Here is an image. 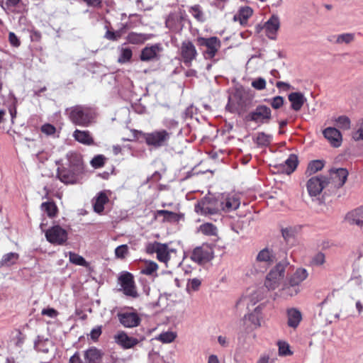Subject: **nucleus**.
Masks as SVG:
<instances>
[{"label": "nucleus", "mask_w": 363, "mask_h": 363, "mask_svg": "<svg viewBox=\"0 0 363 363\" xmlns=\"http://www.w3.org/2000/svg\"><path fill=\"white\" fill-rule=\"evenodd\" d=\"M162 51V47L160 44H155L144 48L140 54V60L147 62L157 60L160 59V52Z\"/></svg>", "instance_id": "17"}, {"label": "nucleus", "mask_w": 363, "mask_h": 363, "mask_svg": "<svg viewBox=\"0 0 363 363\" xmlns=\"http://www.w3.org/2000/svg\"><path fill=\"white\" fill-rule=\"evenodd\" d=\"M352 137L355 141L363 140V120L358 122L355 130L352 133Z\"/></svg>", "instance_id": "47"}, {"label": "nucleus", "mask_w": 363, "mask_h": 363, "mask_svg": "<svg viewBox=\"0 0 363 363\" xmlns=\"http://www.w3.org/2000/svg\"><path fill=\"white\" fill-rule=\"evenodd\" d=\"M281 281L277 279H273L272 277H270V275L267 274L264 281V286L269 291H274L279 286Z\"/></svg>", "instance_id": "43"}, {"label": "nucleus", "mask_w": 363, "mask_h": 363, "mask_svg": "<svg viewBox=\"0 0 363 363\" xmlns=\"http://www.w3.org/2000/svg\"><path fill=\"white\" fill-rule=\"evenodd\" d=\"M354 40V35L352 33H344L337 36L336 43L338 44H348Z\"/></svg>", "instance_id": "50"}, {"label": "nucleus", "mask_w": 363, "mask_h": 363, "mask_svg": "<svg viewBox=\"0 0 363 363\" xmlns=\"http://www.w3.org/2000/svg\"><path fill=\"white\" fill-rule=\"evenodd\" d=\"M277 88L282 89L283 91H288L291 88V86L284 82H277L276 84Z\"/></svg>", "instance_id": "61"}, {"label": "nucleus", "mask_w": 363, "mask_h": 363, "mask_svg": "<svg viewBox=\"0 0 363 363\" xmlns=\"http://www.w3.org/2000/svg\"><path fill=\"white\" fill-rule=\"evenodd\" d=\"M119 280L124 294L126 296L137 297L138 293L134 284L133 277L131 274L126 272L123 274Z\"/></svg>", "instance_id": "16"}, {"label": "nucleus", "mask_w": 363, "mask_h": 363, "mask_svg": "<svg viewBox=\"0 0 363 363\" xmlns=\"http://www.w3.org/2000/svg\"><path fill=\"white\" fill-rule=\"evenodd\" d=\"M323 135L329 140L333 147H340L342 143V135L335 128H327L323 131Z\"/></svg>", "instance_id": "22"}, {"label": "nucleus", "mask_w": 363, "mask_h": 363, "mask_svg": "<svg viewBox=\"0 0 363 363\" xmlns=\"http://www.w3.org/2000/svg\"><path fill=\"white\" fill-rule=\"evenodd\" d=\"M261 310L262 308L260 307V306H257L254 310V313L249 314L247 317L249 320L251 321L252 324L255 328L260 326L259 313Z\"/></svg>", "instance_id": "38"}, {"label": "nucleus", "mask_w": 363, "mask_h": 363, "mask_svg": "<svg viewBox=\"0 0 363 363\" xmlns=\"http://www.w3.org/2000/svg\"><path fill=\"white\" fill-rule=\"evenodd\" d=\"M272 138L271 135L264 133H259L257 135L256 141L259 145L266 146L271 143Z\"/></svg>", "instance_id": "48"}, {"label": "nucleus", "mask_w": 363, "mask_h": 363, "mask_svg": "<svg viewBox=\"0 0 363 363\" xmlns=\"http://www.w3.org/2000/svg\"><path fill=\"white\" fill-rule=\"evenodd\" d=\"M197 43L199 45L205 46L206 48L204 55L207 58L210 59H212L215 57L221 46V42L217 37H199L197 38Z\"/></svg>", "instance_id": "9"}, {"label": "nucleus", "mask_w": 363, "mask_h": 363, "mask_svg": "<svg viewBox=\"0 0 363 363\" xmlns=\"http://www.w3.org/2000/svg\"><path fill=\"white\" fill-rule=\"evenodd\" d=\"M113 340L115 342L123 349L128 350L133 348L141 340H143V338L140 340L138 338L129 336L124 331H118L116 335H114Z\"/></svg>", "instance_id": "14"}, {"label": "nucleus", "mask_w": 363, "mask_h": 363, "mask_svg": "<svg viewBox=\"0 0 363 363\" xmlns=\"http://www.w3.org/2000/svg\"><path fill=\"white\" fill-rule=\"evenodd\" d=\"M101 334V327L98 326L91 330L90 333L91 338L94 340H96Z\"/></svg>", "instance_id": "58"}, {"label": "nucleus", "mask_w": 363, "mask_h": 363, "mask_svg": "<svg viewBox=\"0 0 363 363\" xmlns=\"http://www.w3.org/2000/svg\"><path fill=\"white\" fill-rule=\"evenodd\" d=\"M71 169H58L57 177L65 184H74L77 182L76 172L82 169L81 157L73 152L67 154Z\"/></svg>", "instance_id": "1"}, {"label": "nucleus", "mask_w": 363, "mask_h": 363, "mask_svg": "<svg viewBox=\"0 0 363 363\" xmlns=\"http://www.w3.org/2000/svg\"><path fill=\"white\" fill-rule=\"evenodd\" d=\"M277 260V257L273 251L269 248H264L260 250L257 257L256 262L260 265L268 267Z\"/></svg>", "instance_id": "20"}, {"label": "nucleus", "mask_w": 363, "mask_h": 363, "mask_svg": "<svg viewBox=\"0 0 363 363\" xmlns=\"http://www.w3.org/2000/svg\"><path fill=\"white\" fill-rule=\"evenodd\" d=\"M9 39L10 43L14 47H18L20 45V40L14 33L10 32L9 34Z\"/></svg>", "instance_id": "57"}, {"label": "nucleus", "mask_w": 363, "mask_h": 363, "mask_svg": "<svg viewBox=\"0 0 363 363\" xmlns=\"http://www.w3.org/2000/svg\"><path fill=\"white\" fill-rule=\"evenodd\" d=\"M308 272L305 268H298L289 279L290 287L286 288L290 296L296 295L299 292L297 286L307 279Z\"/></svg>", "instance_id": "10"}, {"label": "nucleus", "mask_w": 363, "mask_h": 363, "mask_svg": "<svg viewBox=\"0 0 363 363\" xmlns=\"http://www.w3.org/2000/svg\"><path fill=\"white\" fill-rule=\"evenodd\" d=\"M220 209L225 212H231L238 209L240 205V197L235 194L227 195L219 200Z\"/></svg>", "instance_id": "18"}, {"label": "nucleus", "mask_w": 363, "mask_h": 363, "mask_svg": "<svg viewBox=\"0 0 363 363\" xmlns=\"http://www.w3.org/2000/svg\"><path fill=\"white\" fill-rule=\"evenodd\" d=\"M199 231L206 235H216L217 233V228L213 224L206 223L200 225Z\"/></svg>", "instance_id": "40"}, {"label": "nucleus", "mask_w": 363, "mask_h": 363, "mask_svg": "<svg viewBox=\"0 0 363 363\" xmlns=\"http://www.w3.org/2000/svg\"><path fill=\"white\" fill-rule=\"evenodd\" d=\"M280 27V22L278 16H272L270 18L265 22L263 28L265 30L266 35L270 39H275L277 33Z\"/></svg>", "instance_id": "21"}, {"label": "nucleus", "mask_w": 363, "mask_h": 363, "mask_svg": "<svg viewBox=\"0 0 363 363\" xmlns=\"http://www.w3.org/2000/svg\"><path fill=\"white\" fill-rule=\"evenodd\" d=\"M189 12L192 16L199 22H203L206 20V16L204 12L202 11L201 6L198 4L192 6L189 8Z\"/></svg>", "instance_id": "36"}, {"label": "nucleus", "mask_w": 363, "mask_h": 363, "mask_svg": "<svg viewBox=\"0 0 363 363\" xmlns=\"http://www.w3.org/2000/svg\"><path fill=\"white\" fill-rule=\"evenodd\" d=\"M287 324L290 328H296L302 320L301 311L292 308L287 310Z\"/></svg>", "instance_id": "24"}, {"label": "nucleus", "mask_w": 363, "mask_h": 363, "mask_svg": "<svg viewBox=\"0 0 363 363\" xmlns=\"http://www.w3.org/2000/svg\"><path fill=\"white\" fill-rule=\"evenodd\" d=\"M104 157L103 155H96L91 161V164L94 168H99L104 165Z\"/></svg>", "instance_id": "54"}, {"label": "nucleus", "mask_w": 363, "mask_h": 363, "mask_svg": "<svg viewBox=\"0 0 363 363\" xmlns=\"http://www.w3.org/2000/svg\"><path fill=\"white\" fill-rule=\"evenodd\" d=\"M41 313L43 315H47L52 318H56L58 315V312L55 309L52 308L43 309Z\"/></svg>", "instance_id": "55"}, {"label": "nucleus", "mask_w": 363, "mask_h": 363, "mask_svg": "<svg viewBox=\"0 0 363 363\" xmlns=\"http://www.w3.org/2000/svg\"><path fill=\"white\" fill-rule=\"evenodd\" d=\"M196 213L201 215H213L220 211L219 200L203 199L195 206Z\"/></svg>", "instance_id": "8"}, {"label": "nucleus", "mask_w": 363, "mask_h": 363, "mask_svg": "<svg viewBox=\"0 0 363 363\" xmlns=\"http://www.w3.org/2000/svg\"><path fill=\"white\" fill-rule=\"evenodd\" d=\"M298 233V228L296 226H288L281 229L282 236L285 240L289 241Z\"/></svg>", "instance_id": "41"}, {"label": "nucleus", "mask_w": 363, "mask_h": 363, "mask_svg": "<svg viewBox=\"0 0 363 363\" xmlns=\"http://www.w3.org/2000/svg\"><path fill=\"white\" fill-rule=\"evenodd\" d=\"M218 342L222 347H227L229 345V340L225 336H218Z\"/></svg>", "instance_id": "62"}, {"label": "nucleus", "mask_w": 363, "mask_h": 363, "mask_svg": "<svg viewBox=\"0 0 363 363\" xmlns=\"http://www.w3.org/2000/svg\"><path fill=\"white\" fill-rule=\"evenodd\" d=\"M72 136L75 140L83 145H91L94 144V139L89 130L77 129L74 131Z\"/></svg>", "instance_id": "25"}, {"label": "nucleus", "mask_w": 363, "mask_h": 363, "mask_svg": "<svg viewBox=\"0 0 363 363\" xmlns=\"http://www.w3.org/2000/svg\"><path fill=\"white\" fill-rule=\"evenodd\" d=\"M120 323L125 328H131L137 327L141 322L139 315L135 311H126L118 313Z\"/></svg>", "instance_id": "15"}, {"label": "nucleus", "mask_w": 363, "mask_h": 363, "mask_svg": "<svg viewBox=\"0 0 363 363\" xmlns=\"http://www.w3.org/2000/svg\"><path fill=\"white\" fill-rule=\"evenodd\" d=\"M324 167V162L323 160H313L311 161L306 170V174L311 176L317 172L321 170Z\"/></svg>", "instance_id": "34"}, {"label": "nucleus", "mask_w": 363, "mask_h": 363, "mask_svg": "<svg viewBox=\"0 0 363 363\" xmlns=\"http://www.w3.org/2000/svg\"><path fill=\"white\" fill-rule=\"evenodd\" d=\"M264 296V289L261 287H252L246 291L245 294L242 296L236 303V307L246 306L247 309L250 311V307L255 305Z\"/></svg>", "instance_id": "6"}, {"label": "nucleus", "mask_w": 363, "mask_h": 363, "mask_svg": "<svg viewBox=\"0 0 363 363\" xmlns=\"http://www.w3.org/2000/svg\"><path fill=\"white\" fill-rule=\"evenodd\" d=\"M55 128L51 124H45L41 127V130L46 135H52L55 132Z\"/></svg>", "instance_id": "56"}, {"label": "nucleus", "mask_w": 363, "mask_h": 363, "mask_svg": "<svg viewBox=\"0 0 363 363\" xmlns=\"http://www.w3.org/2000/svg\"><path fill=\"white\" fill-rule=\"evenodd\" d=\"M128 252V248L126 245H121L117 247L115 250L116 257L118 258H124Z\"/></svg>", "instance_id": "53"}, {"label": "nucleus", "mask_w": 363, "mask_h": 363, "mask_svg": "<svg viewBox=\"0 0 363 363\" xmlns=\"http://www.w3.org/2000/svg\"><path fill=\"white\" fill-rule=\"evenodd\" d=\"M330 184L326 176H316L309 179L306 184L307 191L311 196H317Z\"/></svg>", "instance_id": "7"}, {"label": "nucleus", "mask_w": 363, "mask_h": 363, "mask_svg": "<svg viewBox=\"0 0 363 363\" xmlns=\"http://www.w3.org/2000/svg\"><path fill=\"white\" fill-rule=\"evenodd\" d=\"M279 347V354L280 356H289L293 354L290 350V346L286 341H279L277 342Z\"/></svg>", "instance_id": "45"}, {"label": "nucleus", "mask_w": 363, "mask_h": 363, "mask_svg": "<svg viewBox=\"0 0 363 363\" xmlns=\"http://www.w3.org/2000/svg\"><path fill=\"white\" fill-rule=\"evenodd\" d=\"M298 163V157L294 154H291L289 157L285 160L284 164L280 166L282 168V172L286 174H291L297 167Z\"/></svg>", "instance_id": "29"}, {"label": "nucleus", "mask_w": 363, "mask_h": 363, "mask_svg": "<svg viewBox=\"0 0 363 363\" xmlns=\"http://www.w3.org/2000/svg\"><path fill=\"white\" fill-rule=\"evenodd\" d=\"M180 60L185 66L189 67L198 56V52L194 43L189 40H184L179 48Z\"/></svg>", "instance_id": "5"}, {"label": "nucleus", "mask_w": 363, "mask_h": 363, "mask_svg": "<svg viewBox=\"0 0 363 363\" xmlns=\"http://www.w3.org/2000/svg\"><path fill=\"white\" fill-rule=\"evenodd\" d=\"M69 117L73 123L81 126H88L92 120L91 110L81 106L71 108Z\"/></svg>", "instance_id": "2"}, {"label": "nucleus", "mask_w": 363, "mask_h": 363, "mask_svg": "<svg viewBox=\"0 0 363 363\" xmlns=\"http://www.w3.org/2000/svg\"><path fill=\"white\" fill-rule=\"evenodd\" d=\"M146 250L150 254L156 253L157 258L160 262L167 263L171 255L176 253V250L170 248L167 244L154 242L149 243L146 247Z\"/></svg>", "instance_id": "4"}, {"label": "nucleus", "mask_w": 363, "mask_h": 363, "mask_svg": "<svg viewBox=\"0 0 363 363\" xmlns=\"http://www.w3.org/2000/svg\"><path fill=\"white\" fill-rule=\"evenodd\" d=\"M201 283V282L199 279L194 278L189 280V286L191 287L194 291H196L200 286Z\"/></svg>", "instance_id": "59"}, {"label": "nucleus", "mask_w": 363, "mask_h": 363, "mask_svg": "<svg viewBox=\"0 0 363 363\" xmlns=\"http://www.w3.org/2000/svg\"><path fill=\"white\" fill-rule=\"evenodd\" d=\"M158 269V265L153 261H145L141 268V273L145 275H154Z\"/></svg>", "instance_id": "35"}, {"label": "nucleus", "mask_w": 363, "mask_h": 363, "mask_svg": "<svg viewBox=\"0 0 363 363\" xmlns=\"http://www.w3.org/2000/svg\"><path fill=\"white\" fill-rule=\"evenodd\" d=\"M35 347L38 351L43 353H48L54 350V345L49 340H38L35 342Z\"/></svg>", "instance_id": "33"}, {"label": "nucleus", "mask_w": 363, "mask_h": 363, "mask_svg": "<svg viewBox=\"0 0 363 363\" xmlns=\"http://www.w3.org/2000/svg\"><path fill=\"white\" fill-rule=\"evenodd\" d=\"M253 11L249 6L241 8L238 13L234 16V21H239L241 25L247 23V19L252 15Z\"/></svg>", "instance_id": "31"}, {"label": "nucleus", "mask_w": 363, "mask_h": 363, "mask_svg": "<svg viewBox=\"0 0 363 363\" xmlns=\"http://www.w3.org/2000/svg\"><path fill=\"white\" fill-rule=\"evenodd\" d=\"M213 257V250L208 245H203L196 247L191 256V259L200 264L211 261Z\"/></svg>", "instance_id": "12"}, {"label": "nucleus", "mask_w": 363, "mask_h": 363, "mask_svg": "<svg viewBox=\"0 0 363 363\" xmlns=\"http://www.w3.org/2000/svg\"><path fill=\"white\" fill-rule=\"evenodd\" d=\"M265 101H268L274 109L280 108L284 105V98L279 96L273 97L271 99H265Z\"/></svg>", "instance_id": "49"}, {"label": "nucleus", "mask_w": 363, "mask_h": 363, "mask_svg": "<svg viewBox=\"0 0 363 363\" xmlns=\"http://www.w3.org/2000/svg\"><path fill=\"white\" fill-rule=\"evenodd\" d=\"M69 363H87L84 359L83 360L79 354L78 352L75 353L71 358L69 359Z\"/></svg>", "instance_id": "60"}, {"label": "nucleus", "mask_w": 363, "mask_h": 363, "mask_svg": "<svg viewBox=\"0 0 363 363\" xmlns=\"http://www.w3.org/2000/svg\"><path fill=\"white\" fill-rule=\"evenodd\" d=\"M45 238L51 244L62 245L67 240V233L60 225H55L45 231Z\"/></svg>", "instance_id": "11"}, {"label": "nucleus", "mask_w": 363, "mask_h": 363, "mask_svg": "<svg viewBox=\"0 0 363 363\" xmlns=\"http://www.w3.org/2000/svg\"><path fill=\"white\" fill-rule=\"evenodd\" d=\"M272 118L271 109L265 105H259L249 114L250 121L257 123H267Z\"/></svg>", "instance_id": "13"}, {"label": "nucleus", "mask_w": 363, "mask_h": 363, "mask_svg": "<svg viewBox=\"0 0 363 363\" xmlns=\"http://www.w3.org/2000/svg\"><path fill=\"white\" fill-rule=\"evenodd\" d=\"M69 259L70 262L72 264H74L76 265L82 266V267H87L88 263L84 259L83 257L81 255H79L78 254H76L74 252H69Z\"/></svg>", "instance_id": "39"}, {"label": "nucleus", "mask_w": 363, "mask_h": 363, "mask_svg": "<svg viewBox=\"0 0 363 363\" xmlns=\"http://www.w3.org/2000/svg\"><path fill=\"white\" fill-rule=\"evenodd\" d=\"M171 135V132L162 129L145 133L144 139L149 146L159 148L168 145Z\"/></svg>", "instance_id": "3"}, {"label": "nucleus", "mask_w": 363, "mask_h": 363, "mask_svg": "<svg viewBox=\"0 0 363 363\" xmlns=\"http://www.w3.org/2000/svg\"><path fill=\"white\" fill-rule=\"evenodd\" d=\"M289 100L291 104V108L298 111L306 102V99L301 92H293L289 95Z\"/></svg>", "instance_id": "27"}, {"label": "nucleus", "mask_w": 363, "mask_h": 363, "mask_svg": "<svg viewBox=\"0 0 363 363\" xmlns=\"http://www.w3.org/2000/svg\"><path fill=\"white\" fill-rule=\"evenodd\" d=\"M41 209L45 212L49 217H54L57 212V207L54 203L44 202L41 204Z\"/></svg>", "instance_id": "42"}, {"label": "nucleus", "mask_w": 363, "mask_h": 363, "mask_svg": "<svg viewBox=\"0 0 363 363\" xmlns=\"http://www.w3.org/2000/svg\"><path fill=\"white\" fill-rule=\"evenodd\" d=\"M158 213L164 215L165 218H174L176 216V214L174 213L165 210L160 211Z\"/></svg>", "instance_id": "64"}, {"label": "nucleus", "mask_w": 363, "mask_h": 363, "mask_svg": "<svg viewBox=\"0 0 363 363\" xmlns=\"http://www.w3.org/2000/svg\"><path fill=\"white\" fill-rule=\"evenodd\" d=\"M19 259V255L16 252H9L3 255L0 261V267H11L16 263Z\"/></svg>", "instance_id": "32"}, {"label": "nucleus", "mask_w": 363, "mask_h": 363, "mask_svg": "<svg viewBox=\"0 0 363 363\" xmlns=\"http://www.w3.org/2000/svg\"><path fill=\"white\" fill-rule=\"evenodd\" d=\"M132 50L128 48H122L121 50V55L118 57V62L119 63H125L130 60L132 57Z\"/></svg>", "instance_id": "46"}, {"label": "nucleus", "mask_w": 363, "mask_h": 363, "mask_svg": "<svg viewBox=\"0 0 363 363\" xmlns=\"http://www.w3.org/2000/svg\"><path fill=\"white\" fill-rule=\"evenodd\" d=\"M101 357V352L94 347L84 352V359L87 363H100Z\"/></svg>", "instance_id": "28"}, {"label": "nucleus", "mask_w": 363, "mask_h": 363, "mask_svg": "<svg viewBox=\"0 0 363 363\" xmlns=\"http://www.w3.org/2000/svg\"><path fill=\"white\" fill-rule=\"evenodd\" d=\"M177 335L173 331H167L162 333L156 337V340L162 342V343L168 344L172 342L177 337Z\"/></svg>", "instance_id": "37"}, {"label": "nucleus", "mask_w": 363, "mask_h": 363, "mask_svg": "<svg viewBox=\"0 0 363 363\" xmlns=\"http://www.w3.org/2000/svg\"><path fill=\"white\" fill-rule=\"evenodd\" d=\"M108 201V198L105 191L99 192L94 199L93 206L95 212L101 213L104 209V204Z\"/></svg>", "instance_id": "30"}, {"label": "nucleus", "mask_w": 363, "mask_h": 363, "mask_svg": "<svg viewBox=\"0 0 363 363\" xmlns=\"http://www.w3.org/2000/svg\"><path fill=\"white\" fill-rule=\"evenodd\" d=\"M257 363H273L267 354H262L258 359Z\"/></svg>", "instance_id": "63"}, {"label": "nucleus", "mask_w": 363, "mask_h": 363, "mask_svg": "<svg viewBox=\"0 0 363 363\" xmlns=\"http://www.w3.org/2000/svg\"><path fill=\"white\" fill-rule=\"evenodd\" d=\"M346 220L351 225H363V208H359L349 212L345 217Z\"/></svg>", "instance_id": "26"}, {"label": "nucleus", "mask_w": 363, "mask_h": 363, "mask_svg": "<svg viewBox=\"0 0 363 363\" xmlns=\"http://www.w3.org/2000/svg\"><path fill=\"white\" fill-rule=\"evenodd\" d=\"M348 176V172L345 168L331 169L330 172V179L334 187L340 188L345 183Z\"/></svg>", "instance_id": "19"}, {"label": "nucleus", "mask_w": 363, "mask_h": 363, "mask_svg": "<svg viewBox=\"0 0 363 363\" xmlns=\"http://www.w3.org/2000/svg\"><path fill=\"white\" fill-rule=\"evenodd\" d=\"M325 262V256L322 252L315 255L311 260V264L315 266H322Z\"/></svg>", "instance_id": "51"}, {"label": "nucleus", "mask_w": 363, "mask_h": 363, "mask_svg": "<svg viewBox=\"0 0 363 363\" xmlns=\"http://www.w3.org/2000/svg\"><path fill=\"white\" fill-rule=\"evenodd\" d=\"M289 265L287 259H283L277 263L269 272L268 274L273 279H277L281 281L285 276L286 268Z\"/></svg>", "instance_id": "23"}, {"label": "nucleus", "mask_w": 363, "mask_h": 363, "mask_svg": "<svg viewBox=\"0 0 363 363\" xmlns=\"http://www.w3.org/2000/svg\"><path fill=\"white\" fill-rule=\"evenodd\" d=\"M335 125L342 130H349L350 128V120L347 116H340L335 119Z\"/></svg>", "instance_id": "44"}, {"label": "nucleus", "mask_w": 363, "mask_h": 363, "mask_svg": "<svg viewBox=\"0 0 363 363\" xmlns=\"http://www.w3.org/2000/svg\"><path fill=\"white\" fill-rule=\"evenodd\" d=\"M251 85L257 90H263L266 87V81L264 78L259 77L253 80Z\"/></svg>", "instance_id": "52"}]
</instances>
